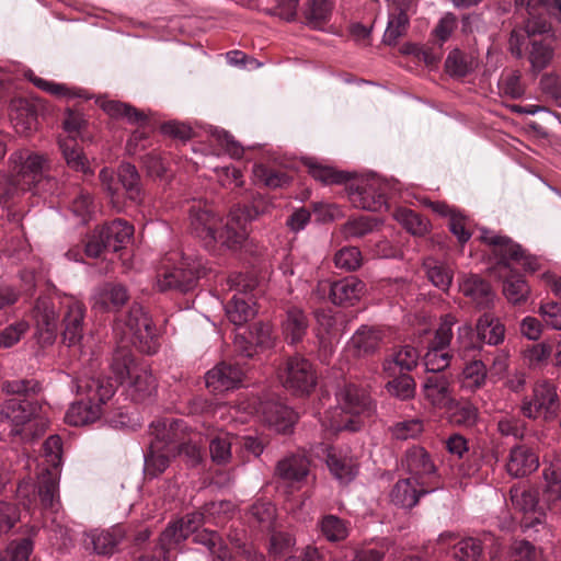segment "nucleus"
Masks as SVG:
<instances>
[{"mask_svg":"<svg viewBox=\"0 0 561 561\" xmlns=\"http://www.w3.org/2000/svg\"><path fill=\"white\" fill-rule=\"evenodd\" d=\"M188 207L190 227L209 251L218 247L238 250L248 238V219L240 209L231 210L226 221L201 197H193Z\"/></svg>","mask_w":561,"mask_h":561,"instance_id":"nucleus-1","label":"nucleus"},{"mask_svg":"<svg viewBox=\"0 0 561 561\" xmlns=\"http://www.w3.org/2000/svg\"><path fill=\"white\" fill-rule=\"evenodd\" d=\"M456 323L454 314L448 313L442 318L423 357L426 371L439 374L450 365L451 359H468L472 352L479 351L470 323L459 325L456 340L453 341Z\"/></svg>","mask_w":561,"mask_h":561,"instance_id":"nucleus-2","label":"nucleus"},{"mask_svg":"<svg viewBox=\"0 0 561 561\" xmlns=\"http://www.w3.org/2000/svg\"><path fill=\"white\" fill-rule=\"evenodd\" d=\"M9 174L0 175V204L8 207L20 194L32 190L36 180L48 170V159L28 149L13 151L8 159Z\"/></svg>","mask_w":561,"mask_h":561,"instance_id":"nucleus-3","label":"nucleus"},{"mask_svg":"<svg viewBox=\"0 0 561 561\" xmlns=\"http://www.w3.org/2000/svg\"><path fill=\"white\" fill-rule=\"evenodd\" d=\"M76 393L83 398L69 407L65 421L69 425L83 426L101 417L102 407L115 393V385L110 378L80 377L76 381Z\"/></svg>","mask_w":561,"mask_h":561,"instance_id":"nucleus-4","label":"nucleus"},{"mask_svg":"<svg viewBox=\"0 0 561 561\" xmlns=\"http://www.w3.org/2000/svg\"><path fill=\"white\" fill-rule=\"evenodd\" d=\"M515 9L524 19V28H514L508 39V49L517 59L523 58L525 36L546 34L550 24L545 14L561 22V0H515Z\"/></svg>","mask_w":561,"mask_h":561,"instance_id":"nucleus-5","label":"nucleus"},{"mask_svg":"<svg viewBox=\"0 0 561 561\" xmlns=\"http://www.w3.org/2000/svg\"><path fill=\"white\" fill-rule=\"evenodd\" d=\"M110 369L113 374L115 388L128 381V391L134 401L142 402L157 393V380L147 366H139L131 350L116 347L113 352Z\"/></svg>","mask_w":561,"mask_h":561,"instance_id":"nucleus-6","label":"nucleus"},{"mask_svg":"<svg viewBox=\"0 0 561 561\" xmlns=\"http://www.w3.org/2000/svg\"><path fill=\"white\" fill-rule=\"evenodd\" d=\"M203 272V262L193 254L172 252L165 255L157 274L159 291L193 290Z\"/></svg>","mask_w":561,"mask_h":561,"instance_id":"nucleus-7","label":"nucleus"},{"mask_svg":"<svg viewBox=\"0 0 561 561\" xmlns=\"http://www.w3.org/2000/svg\"><path fill=\"white\" fill-rule=\"evenodd\" d=\"M230 507V502H211L206 504L203 511L188 513L183 518L170 523L160 535L159 550H161V553L169 552L173 546L181 543L188 536L199 531L204 524L221 525L224 518L220 514L228 512Z\"/></svg>","mask_w":561,"mask_h":561,"instance_id":"nucleus-8","label":"nucleus"},{"mask_svg":"<svg viewBox=\"0 0 561 561\" xmlns=\"http://www.w3.org/2000/svg\"><path fill=\"white\" fill-rule=\"evenodd\" d=\"M339 409L327 415L323 422L325 427L333 432L347 430L356 432L360 428V423L355 415H370L375 410L369 393L356 385L350 383L344 386L336 394Z\"/></svg>","mask_w":561,"mask_h":561,"instance_id":"nucleus-9","label":"nucleus"},{"mask_svg":"<svg viewBox=\"0 0 561 561\" xmlns=\"http://www.w3.org/2000/svg\"><path fill=\"white\" fill-rule=\"evenodd\" d=\"M113 333L118 339L117 347L136 346L140 352L154 354L158 345L151 319L140 305H133L126 316L115 320Z\"/></svg>","mask_w":561,"mask_h":561,"instance_id":"nucleus-10","label":"nucleus"},{"mask_svg":"<svg viewBox=\"0 0 561 561\" xmlns=\"http://www.w3.org/2000/svg\"><path fill=\"white\" fill-rule=\"evenodd\" d=\"M393 180L385 179L376 173H367L351 178L345 191L351 204L367 211H381L387 208V195L396 190Z\"/></svg>","mask_w":561,"mask_h":561,"instance_id":"nucleus-11","label":"nucleus"},{"mask_svg":"<svg viewBox=\"0 0 561 561\" xmlns=\"http://www.w3.org/2000/svg\"><path fill=\"white\" fill-rule=\"evenodd\" d=\"M480 239L494 247V253L499 256V267L510 270L511 263L520 264L526 271L535 272L539 267V263L535 256L525 252V250L511 238L497 234L486 228L480 229Z\"/></svg>","mask_w":561,"mask_h":561,"instance_id":"nucleus-12","label":"nucleus"},{"mask_svg":"<svg viewBox=\"0 0 561 561\" xmlns=\"http://www.w3.org/2000/svg\"><path fill=\"white\" fill-rule=\"evenodd\" d=\"M520 410L528 419L542 416L546 421L554 420L560 410L556 386L548 381L537 382L531 397L524 398Z\"/></svg>","mask_w":561,"mask_h":561,"instance_id":"nucleus-13","label":"nucleus"},{"mask_svg":"<svg viewBox=\"0 0 561 561\" xmlns=\"http://www.w3.org/2000/svg\"><path fill=\"white\" fill-rule=\"evenodd\" d=\"M279 378L287 390L299 396L308 394L316 386V375L311 363L299 355L287 359Z\"/></svg>","mask_w":561,"mask_h":561,"instance_id":"nucleus-14","label":"nucleus"},{"mask_svg":"<svg viewBox=\"0 0 561 561\" xmlns=\"http://www.w3.org/2000/svg\"><path fill=\"white\" fill-rule=\"evenodd\" d=\"M229 282L231 283L230 287L236 288L237 293L226 305V314L231 323L241 327L255 317L256 309L252 297L245 293L250 285L243 284V276L237 275L231 277Z\"/></svg>","mask_w":561,"mask_h":561,"instance_id":"nucleus-15","label":"nucleus"},{"mask_svg":"<svg viewBox=\"0 0 561 561\" xmlns=\"http://www.w3.org/2000/svg\"><path fill=\"white\" fill-rule=\"evenodd\" d=\"M437 489V485L430 484L425 480L420 481L415 477H409L396 482L390 492V500L398 507L411 510L419 504L422 496Z\"/></svg>","mask_w":561,"mask_h":561,"instance_id":"nucleus-16","label":"nucleus"},{"mask_svg":"<svg viewBox=\"0 0 561 561\" xmlns=\"http://www.w3.org/2000/svg\"><path fill=\"white\" fill-rule=\"evenodd\" d=\"M39 407L30 400L8 399L0 403V424L11 425L12 435H21L23 426L36 415Z\"/></svg>","mask_w":561,"mask_h":561,"instance_id":"nucleus-17","label":"nucleus"},{"mask_svg":"<svg viewBox=\"0 0 561 561\" xmlns=\"http://www.w3.org/2000/svg\"><path fill=\"white\" fill-rule=\"evenodd\" d=\"M36 334L43 344H53L57 335L58 313L49 296H41L32 311Z\"/></svg>","mask_w":561,"mask_h":561,"instance_id":"nucleus-18","label":"nucleus"},{"mask_svg":"<svg viewBox=\"0 0 561 561\" xmlns=\"http://www.w3.org/2000/svg\"><path fill=\"white\" fill-rule=\"evenodd\" d=\"M187 426L183 420L164 417L151 422L149 434L152 439L149 445L162 446V448H175L186 439Z\"/></svg>","mask_w":561,"mask_h":561,"instance_id":"nucleus-19","label":"nucleus"},{"mask_svg":"<svg viewBox=\"0 0 561 561\" xmlns=\"http://www.w3.org/2000/svg\"><path fill=\"white\" fill-rule=\"evenodd\" d=\"M255 410L262 415L263 421L277 433H288L296 422L295 412L274 400H260Z\"/></svg>","mask_w":561,"mask_h":561,"instance_id":"nucleus-20","label":"nucleus"},{"mask_svg":"<svg viewBox=\"0 0 561 561\" xmlns=\"http://www.w3.org/2000/svg\"><path fill=\"white\" fill-rule=\"evenodd\" d=\"M128 299V290L123 284L110 282L95 287L91 296L92 308L102 312L117 310Z\"/></svg>","mask_w":561,"mask_h":561,"instance_id":"nucleus-21","label":"nucleus"},{"mask_svg":"<svg viewBox=\"0 0 561 561\" xmlns=\"http://www.w3.org/2000/svg\"><path fill=\"white\" fill-rule=\"evenodd\" d=\"M243 370L239 365L219 363L205 375L206 387L214 392L232 390L241 385Z\"/></svg>","mask_w":561,"mask_h":561,"instance_id":"nucleus-22","label":"nucleus"},{"mask_svg":"<svg viewBox=\"0 0 561 561\" xmlns=\"http://www.w3.org/2000/svg\"><path fill=\"white\" fill-rule=\"evenodd\" d=\"M459 290L480 310L491 309L494 305V290L477 274L465 275L459 282Z\"/></svg>","mask_w":561,"mask_h":561,"instance_id":"nucleus-23","label":"nucleus"},{"mask_svg":"<svg viewBox=\"0 0 561 561\" xmlns=\"http://www.w3.org/2000/svg\"><path fill=\"white\" fill-rule=\"evenodd\" d=\"M403 466L410 477H415L420 481L425 480L433 484L432 482L436 478V467L430 454L422 447L410 448L405 454Z\"/></svg>","mask_w":561,"mask_h":561,"instance_id":"nucleus-24","label":"nucleus"},{"mask_svg":"<svg viewBox=\"0 0 561 561\" xmlns=\"http://www.w3.org/2000/svg\"><path fill=\"white\" fill-rule=\"evenodd\" d=\"M382 332L374 327L360 325L348 341V348L356 357H365L378 352L382 343Z\"/></svg>","mask_w":561,"mask_h":561,"instance_id":"nucleus-25","label":"nucleus"},{"mask_svg":"<svg viewBox=\"0 0 561 561\" xmlns=\"http://www.w3.org/2000/svg\"><path fill=\"white\" fill-rule=\"evenodd\" d=\"M539 467L537 455L525 445H516L510 450L506 471L513 478H523Z\"/></svg>","mask_w":561,"mask_h":561,"instance_id":"nucleus-26","label":"nucleus"},{"mask_svg":"<svg viewBox=\"0 0 561 561\" xmlns=\"http://www.w3.org/2000/svg\"><path fill=\"white\" fill-rule=\"evenodd\" d=\"M422 392L434 407L444 408L453 401L450 380L443 374L426 376L422 382Z\"/></svg>","mask_w":561,"mask_h":561,"instance_id":"nucleus-27","label":"nucleus"},{"mask_svg":"<svg viewBox=\"0 0 561 561\" xmlns=\"http://www.w3.org/2000/svg\"><path fill=\"white\" fill-rule=\"evenodd\" d=\"M84 312V306L77 300H71L67 306L62 340L68 346L79 345L83 337Z\"/></svg>","mask_w":561,"mask_h":561,"instance_id":"nucleus-28","label":"nucleus"},{"mask_svg":"<svg viewBox=\"0 0 561 561\" xmlns=\"http://www.w3.org/2000/svg\"><path fill=\"white\" fill-rule=\"evenodd\" d=\"M327 465L333 477L342 484H347L355 479L358 472L356 459L342 450L325 448Z\"/></svg>","mask_w":561,"mask_h":561,"instance_id":"nucleus-29","label":"nucleus"},{"mask_svg":"<svg viewBox=\"0 0 561 561\" xmlns=\"http://www.w3.org/2000/svg\"><path fill=\"white\" fill-rule=\"evenodd\" d=\"M64 202L67 204L69 210L77 218L79 224H87L94 213V202L92 195L81 188L78 182L71 184L68 195L65 196Z\"/></svg>","mask_w":561,"mask_h":561,"instance_id":"nucleus-30","label":"nucleus"},{"mask_svg":"<svg viewBox=\"0 0 561 561\" xmlns=\"http://www.w3.org/2000/svg\"><path fill=\"white\" fill-rule=\"evenodd\" d=\"M96 103L111 117L122 118L128 124L142 127L148 121V116L142 111L137 110L128 103L106 99H100Z\"/></svg>","mask_w":561,"mask_h":561,"instance_id":"nucleus-31","label":"nucleus"},{"mask_svg":"<svg viewBox=\"0 0 561 561\" xmlns=\"http://www.w3.org/2000/svg\"><path fill=\"white\" fill-rule=\"evenodd\" d=\"M479 66L477 57L459 48L451 49L445 60V71L454 79H461L471 75Z\"/></svg>","mask_w":561,"mask_h":561,"instance_id":"nucleus-32","label":"nucleus"},{"mask_svg":"<svg viewBox=\"0 0 561 561\" xmlns=\"http://www.w3.org/2000/svg\"><path fill=\"white\" fill-rule=\"evenodd\" d=\"M118 182L127 197L137 205L145 201V191L137 168L129 162H122L117 169Z\"/></svg>","mask_w":561,"mask_h":561,"instance_id":"nucleus-33","label":"nucleus"},{"mask_svg":"<svg viewBox=\"0 0 561 561\" xmlns=\"http://www.w3.org/2000/svg\"><path fill=\"white\" fill-rule=\"evenodd\" d=\"M108 251L117 252L124 248L134 234V227L123 219H115L99 229Z\"/></svg>","mask_w":561,"mask_h":561,"instance_id":"nucleus-34","label":"nucleus"},{"mask_svg":"<svg viewBox=\"0 0 561 561\" xmlns=\"http://www.w3.org/2000/svg\"><path fill=\"white\" fill-rule=\"evenodd\" d=\"M365 290V284L355 276H348L334 282L330 287V297L333 304H353L358 300Z\"/></svg>","mask_w":561,"mask_h":561,"instance_id":"nucleus-35","label":"nucleus"},{"mask_svg":"<svg viewBox=\"0 0 561 561\" xmlns=\"http://www.w3.org/2000/svg\"><path fill=\"white\" fill-rule=\"evenodd\" d=\"M332 11L331 0H308L302 9L304 23L312 30L322 31L330 21Z\"/></svg>","mask_w":561,"mask_h":561,"instance_id":"nucleus-36","label":"nucleus"},{"mask_svg":"<svg viewBox=\"0 0 561 561\" xmlns=\"http://www.w3.org/2000/svg\"><path fill=\"white\" fill-rule=\"evenodd\" d=\"M477 352H472L468 359H462L465 366L461 371V386L470 391L481 389L486 381L488 370L482 359L474 358Z\"/></svg>","mask_w":561,"mask_h":561,"instance_id":"nucleus-37","label":"nucleus"},{"mask_svg":"<svg viewBox=\"0 0 561 561\" xmlns=\"http://www.w3.org/2000/svg\"><path fill=\"white\" fill-rule=\"evenodd\" d=\"M276 473L288 483L300 482L309 473V462L305 456L291 455L277 462Z\"/></svg>","mask_w":561,"mask_h":561,"instance_id":"nucleus-38","label":"nucleus"},{"mask_svg":"<svg viewBox=\"0 0 561 561\" xmlns=\"http://www.w3.org/2000/svg\"><path fill=\"white\" fill-rule=\"evenodd\" d=\"M477 335L489 345H499L505 339V327L501 320L484 312L476 324Z\"/></svg>","mask_w":561,"mask_h":561,"instance_id":"nucleus-39","label":"nucleus"},{"mask_svg":"<svg viewBox=\"0 0 561 561\" xmlns=\"http://www.w3.org/2000/svg\"><path fill=\"white\" fill-rule=\"evenodd\" d=\"M175 455V448H162L158 445H149L148 451L144 454V472L149 477H157L162 473L170 463V459Z\"/></svg>","mask_w":561,"mask_h":561,"instance_id":"nucleus-40","label":"nucleus"},{"mask_svg":"<svg viewBox=\"0 0 561 561\" xmlns=\"http://www.w3.org/2000/svg\"><path fill=\"white\" fill-rule=\"evenodd\" d=\"M420 355L413 346L404 345L383 362V369L389 375H396L397 371H411L416 367Z\"/></svg>","mask_w":561,"mask_h":561,"instance_id":"nucleus-41","label":"nucleus"},{"mask_svg":"<svg viewBox=\"0 0 561 561\" xmlns=\"http://www.w3.org/2000/svg\"><path fill=\"white\" fill-rule=\"evenodd\" d=\"M38 496L45 511L56 513L59 506V480L56 473L47 470L38 482Z\"/></svg>","mask_w":561,"mask_h":561,"instance_id":"nucleus-42","label":"nucleus"},{"mask_svg":"<svg viewBox=\"0 0 561 561\" xmlns=\"http://www.w3.org/2000/svg\"><path fill=\"white\" fill-rule=\"evenodd\" d=\"M308 329V319L299 308H289L286 312V319L283 322V331L286 340L290 344L300 342Z\"/></svg>","mask_w":561,"mask_h":561,"instance_id":"nucleus-43","label":"nucleus"},{"mask_svg":"<svg viewBox=\"0 0 561 561\" xmlns=\"http://www.w3.org/2000/svg\"><path fill=\"white\" fill-rule=\"evenodd\" d=\"M234 439L227 432H218L209 436V455L215 465L225 466L231 461Z\"/></svg>","mask_w":561,"mask_h":561,"instance_id":"nucleus-44","label":"nucleus"},{"mask_svg":"<svg viewBox=\"0 0 561 561\" xmlns=\"http://www.w3.org/2000/svg\"><path fill=\"white\" fill-rule=\"evenodd\" d=\"M320 534L329 542L345 540L350 534V524L336 515L328 514L322 516L317 524Z\"/></svg>","mask_w":561,"mask_h":561,"instance_id":"nucleus-45","label":"nucleus"},{"mask_svg":"<svg viewBox=\"0 0 561 561\" xmlns=\"http://www.w3.org/2000/svg\"><path fill=\"white\" fill-rule=\"evenodd\" d=\"M59 149L67 163V165L76 172L83 174L92 173L87 157L83 154L81 148L72 139L59 140Z\"/></svg>","mask_w":561,"mask_h":561,"instance_id":"nucleus-46","label":"nucleus"},{"mask_svg":"<svg viewBox=\"0 0 561 561\" xmlns=\"http://www.w3.org/2000/svg\"><path fill=\"white\" fill-rule=\"evenodd\" d=\"M393 217L408 232L413 236L422 237L428 232V220L412 209L398 208L394 210Z\"/></svg>","mask_w":561,"mask_h":561,"instance_id":"nucleus-47","label":"nucleus"},{"mask_svg":"<svg viewBox=\"0 0 561 561\" xmlns=\"http://www.w3.org/2000/svg\"><path fill=\"white\" fill-rule=\"evenodd\" d=\"M71 182L68 178H62L61 180L56 179L55 176L46 174L44 172L39 179L36 180V183L32 185V190L34 194H49L55 195L60 198H65L68 195V191L71 187Z\"/></svg>","mask_w":561,"mask_h":561,"instance_id":"nucleus-48","label":"nucleus"},{"mask_svg":"<svg viewBox=\"0 0 561 561\" xmlns=\"http://www.w3.org/2000/svg\"><path fill=\"white\" fill-rule=\"evenodd\" d=\"M408 26L409 18L403 8L390 11L382 42L387 45H396L407 32Z\"/></svg>","mask_w":561,"mask_h":561,"instance_id":"nucleus-49","label":"nucleus"},{"mask_svg":"<svg viewBox=\"0 0 561 561\" xmlns=\"http://www.w3.org/2000/svg\"><path fill=\"white\" fill-rule=\"evenodd\" d=\"M553 58V47L547 41L534 39L528 51V60L531 71L539 73L543 70Z\"/></svg>","mask_w":561,"mask_h":561,"instance_id":"nucleus-50","label":"nucleus"},{"mask_svg":"<svg viewBox=\"0 0 561 561\" xmlns=\"http://www.w3.org/2000/svg\"><path fill=\"white\" fill-rule=\"evenodd\" d=\"M10 119L18 131L31 130L35 123V110L23 100L14 101L11 105Z\"/></svg>","mask_w":561,"mask_h":561,"instance_id":"nucleus-51","label":"nucleus"},{"mask_svg":"<svg viewBox=\"0 0 561 561\" xmlns=\"http://www.w3.org/2000/svg\"><path fill=\"white\" fill-rule=\"evenodd\" d=\"M513 506L523 513H535L539 507L538 491L536 489H525L513 486L510 491Z\"/></svg>","mask_w":561,"mask_h":561,"instance_id":"nucleus-52","label":"nucleus"},{"mask_svg":"<svg viewBox=\"0 0 561 561\" xmlns=\"http://www.w3.org/2000/svg\"><path fill=\"white\" fill-rule=\"evenodd\" d=\"M252 173L255 182L262 183L270 188L283 187L287 185L290 180L285 172L268 168L264 164H254Z\"/></svg>","mask_w":561,"mask_h":561,"instance_id":"nucleus-53","label":"nucleus"},{"mask_svg":"<svg viewBox=\"0 0 561 561\" xmlns=\"http://www.w3.org/2000/svg\"><path fill=\"white\" fill-rule=\"evenodd\" d=\"M308 167L311 176L325 185L342 183L347 184V182L351 180L350 173L337 171L332 167L322 165L317 162H310Z\"/></svg>","mask_w":561,"mask_h":561,"instance_id":"nucleus-54","label":"nucleus"},{"mask_svg":"<svg viewBox=\"0 0 561 561\" xmlns=\"http://www.w3.org/2000/svg\"><path fill=\"white\" fill-rule=\"evenodd\" d=\"M529 286L520 275H511L506 277L503 284V294L513 305H519L527 300Z\"/></svg>","mask_w":561,"mask_h":561,"instance_id":"nucleus-55","label":"nucleus"},{"mask_svg":"<svg viewBox=\"0 0 561 561\" xmlns=\"http://www.w3.org/2000/svg\"><path fill=\"white\" fill-rule=\"evenodd\" d=\"M88 537L93 551L96 554L102 556H111L115 551L119 541L118 537L114 533L107 530H92Z\"/></svg>","mask_w":561,"mask_h":561,"instance_id":"nucleus-56","label":"nucleus"},{"mask_svg":"<svg viewBox=\"0 0 561 561\" xmlns=\"http://www.w3.org/2000/svg\"><path fill=\"white\" fill-rule=\"evenodd\" d=\"M482 551L480 540L469 537L456 543L454 558L456 561H483Z\"/></svg>","mask_w":561,"mask_h":561,"instance_id":"nucleus-57","label":"nucleus"},{"mask_svg":"<svg viewBox=\"0 0 561 561\" xmlns=\"http://www.w3.org/2000/svg\"><path fill=\"white\" fill-rule=\"evenodd\" d=\"M426 275L430 282L443 291H447L453 282V274L450 270L444 264L427 261L424 264Z\"/></svg>","mask_w":561,"mask_h":561,"instance_id":"nucleus-58","label":"nucleus"},{"mask_svg":"<svg viewBox=\"0 0 561 561\" xmlns=\"http://www.w3.org/2000/svg\"><path fill=\"white\" fill-rule=\"evenodd\" d=\"M386 388L391 396L401 400H408L414 396L415 381L410 375L400 373L398 377L388 381Z\"/></svg>","mask_w":561,"mask_h":561,"instance_id":"nucleus-59","label":"nucleus"},{"mask_svg":"<svg viewBox=\"0 0 561 561\" xmlns=\"http://www.w3.org/2000/svg\"><path fill=\"white\" fill-rule=\"evenodd\" d=\"M423 421L420 419H409L396 423L391 427V434L396 439L407 440L417 437L423 432Z\"/></svg>","mask_w":561,"mask_h":561,"instance_id":"nucleus-60","label":"nucleus"},{"mask_svg":"<svg viewBox=\"0 0 561 561\" xmlns=\"http://www.w3.org/2000/svg\"><path fill=\"white\" fill-rule=\"evenodd\" d=\"M374 219L362 216L347 220L342 228L345 238H362L374 230Z\"/></svg>","mask_w":561,"mask_h":561,"instance_id":"nucleus-61","label":"nucleus"},{"mask_svg":"<svg viewBox=\"0 0 561 561\" xmlns=\"http://www.w3.org/2000/svg\"><path fill=\"white\" fill-rule=\"evenodd\" d=\"M32 551L33 541L30 538H22L8 546L1 561H28Z\"/></svg>","mask_w":561,"mask_h":561,"instance_id":"nucleus-62","label":"nucleus"},{"mask_svg":"<svg viewBox=\"0 0 561 561\" xmlns=\"http://www.w3.org/2000/svg\"><path fill=\"white\" fill-rule=\"evenodd\" d=\"M457 25L458 21L456 15L450 12L445 13L432 31L435 42L442 47L443 44L450 38Z\"/></svg>","mask_w":561,"mask_h":561,"instance_id":"nucleus-63","label":"nucleus"},{"mask_svg":"<svg viewBox=\"0 0 561 561\" xmlns=\"http://www.w3.org/2000/svg\"><path fill=\"white\" fill-rule=\"evenodd\" d=\"M538 313L547 327L553 330H561V304L547 301L539 306Z\"/></svg>","mask_w":561,"mask_h":561,"instance_id":"nucleus-64","label":"nucleus"}]
</instances>
